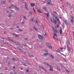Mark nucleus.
I'll list each match as a JSON object with an SVG mask.
<instances>
[{
  "label": "nucleus",
  "mask_w": 74,
  "mask_h": 74,
  "mask_svg": "<svg viewBox=\"0 0 74 74\" xmlns=\"http://www.w3.org/2000/svg\"><path fill=\"white\" fill-rule=\"evenodd\" d=\"M53 29L54 30V32L53 33V34L54 35V36L53 37V38L55 39L56 40H57V41H58V38H56L58 37V36L56 34V33H57V32H58V30L56 29V27L53 28Z\"/></svg>",
  "instance_id": "1"
},
{
  "label": "nucleus",
  "mask_w": 74,
  "mask_h": 74,
  "mask_svg": "<svg viewBox=\"0 0 74 74\" xmlns=\"http://www.w3.org/2000/svg\"><path fill=\"white\" fill-rule=\"evenodd\" d=\"M38 37L40 39V40H44V37L42 35H38Z\"/></svg>",
  "instance_id": "2"
},
{
  "label": "nucleus",
  "mask_w": 74,
  "mask_h": 74,
  "mask_svg": "<svg viewBox=\"0 0 74 74\" xmlns=\"http://www.w3.org/2000/svg\"><path fill=\"white\" fill-rule=\"evenodd\" d=\"M53 17L55 18L56 19V20L58 22H59V21H60L59 19H58V17L56 16L55 14L53 15Z\"/></svg>",
  "instance_id": "3"
},
{
  "label": "nucleus",
  "mask_w": 74,
  "mask_h": 74,
  "mask_svg": "<svg viewBox=\"0 0 74 74\" xmlns=\"http://www.w3.org/2000/svg\"><path fill=\"white\" fill-rule=\"evenodd\" d=\"M25 8L26 9L27 11H29V9L28 8V5L26 3H25Z\"/></svg>",
  "instance_id": "4"
},
{
  "label": "nucleus",
  "mask_w": 74,
  "mask_h": 74,
  "mask_svg": "<svg viewBox=\"0 0 74 74\" xmlns=\"http://www.w3.org/2000/svg\"><path fill=\"white\" fill-rule=\"evenodd\" d=\"M21 52H22L23 53L25 54V55L27 56H30L29 54L27 53H26L25 51H23V50H22V51Z\"/></svg>",
  "instance_id": "5"
},
{
  "label": "nucleus",
  "mask_w": 74,
  "mask_h": 74,
  "mask_svg": "<svg viewBox=\"0 0 74 74\" xmlns=\"http://www.w3.org/2000/svg\"><path fill=\"white\" fill-rule=\"evenodd\" d=\"M51 21L52 22H53V23H55V24L56 25V23L57 22L56 21H55V20H54V19H53V21H52V18H51Z\"/></svg>",
  "instance_id": "6"
},
{
  "label": "nucleus",
  "mask_w": 74,
  "mask_h": 74,
  "mask_svg": "<svg viewBox=\"0 0 74 74\" xmlns=\"http://www.w3.org/2000/svg\"><path fill=\"white\" fill-rule=\"evenodd\" d=\"M39 66L40 68L41 69H43V70H44V71H47V70L46 69H45V68H44V67L41 66V65H40Z\"/></svg>",
  "instance_id": "7"
},
{
  "label": "nucleus",
  "mask_w": 74,
  "mask_h": 74,
  "mask_svg": "<svg viewBox=\"0 0 74 74\" xmlns=\"http://www.w3.org/2000/svg\"><path fill=\"white\" fill-rule=\"evenodd\" d=\"M45 64H46V65H47L48 66V67H50V68H51V67H52V66L51 65H49V64L48 63H47L46 62H45Z\"/></svg>",
  "instance_id": "8"
},
{
  "label": "nucleus",
  "mask_w": 74,
  "mask_h": 74,
  "mask_svg": "<svg viewBox=\"0 0 74 74\" xmlns=\"http://www.w3.org/2000/svg\"><path fill=\"white\" fill-rule=\"evenodd\" d=\"M67 45H68V47H67V48L68 49V51L69 52H71V48L68 45V44H67Z\"/></svg>",
  "instance_id": "9"
},
{
  "label": "nucleus",
  "mask_w": 74,
  "mask_h": 74,
  "mask_svg": "<svg viewBox=\"0 0 74 74\" xmlns=\"http://www.w3.org/2000/svg\"><path fill=\"white\" fill-rule=\"evenodd\" d=\"M7 38L8 39V40H9L10 41H12V42H14V40H12V39L10 38L9 37H8Z\"/></svg>",
  "instance_id": "10"
},
{
  "label": "nucleus",
  "mask_w": 74,
  "mask_h": 74,
  "mask_svg": "<svg viewBox=\"0 0 74 74\" xmlns=\"http://www.w3.org/2000/svg\"><path fill=\"white\" fill-rule=\"evenodd\" d=\"M64 23H65L66 25H69V23H68V21H67V20H64Z\"/></svg>",
  "instance_id": "11"
},
{
  "label": "nucleus",
  "mask_w": 74,
  "mask_h": 74,
  "mask_svg": "<svg viewBox=\"0 0 74 74\" xmlns=\"http://www.w3.org/2000/svg\"><path fill=\"white\" fill-rule=\"evenodd\" d=\"M51 3V1H49V2H47V5H53V4Z\"/></svg>",
  "instance_id": "12"
},
{
  "label": "nucleus",
  "mask_w": 74,
  "mask_h": 74,
  "mask_svg": "<svg viewBox=\"0 0 74 74\" xmlns=\"http://www.w3.org/2000/svg\"><path fill=\"white\" fill-rule=\"evenodd\" d=\"M17 48L18 49V50H19V51H20V52H22V49H21V48H19V47H17Z\"/></svg>",
  "instance_id": "13"
},
{
  "label": "nucleus",
  "mask_w": 74,
  "mask_h": 74,
  "mask_svg": "<svg viewBox=\"0 0 74 74\" xmlns=\"http://www.w3.org/2000/svg\"><path fill=\"white\" fill-rule=\"evenodd\" d=\"M0 40H1V41H3V42H4L5 43V40H4V38H0Z\"/></svg>",
  "instance_id": "14"
},
{
  "label": "nucleus",
  "mask_w": 74,
  "mask_h": 74,
  "mask_svg": "<svg viewBox=\"0 0 74 74\" xmlns=\"http://www.w3.org/2000/svg\"><path fill=\"white\" fill-rule=\"evenodd\" d=\"M67 44L68 45H67ZM70 45V42H69V41L68 40H67L66 41V45L67 46V47H68V46H69Z\"/></svg>",
  "instance_id": "15"
},
{
  "label": "nucleus",
  "mask_w": 74,
  "mask_h": 74,
  "mask_svg": "<svg viewBox=\"0 0 74 74\" xmlns=\"http://www.w3.org/2000/svg\"><path fill=\"white\" fill-rule=\"evenodd\" d=\"M71 22L72 23V25H73L74 24V21H73V18L72 17L71 18Z\"/></svg>",
  "instance_id": "16"
},
{
  "label": "nucleus",
  "mask_w": 74,
  "mask_h": 74,
  "mask_svg": "<svg viewBox=\"0 0 74 74\" xmlns=\"http://www.w3.org/2000/svg\"><path fill=\"white\" fill-rule=\"evenodd\" d=\"M30 5H31V7H34V6H35V3H31L30 4Z\"/></svg>",
  "instance_id": "17"
},
{
  "label": "nucleus",
  "mask_w": 74,
  "mask_h": 74,
  "mask_svg": "<svg viewBox=\"0 0 74 74\" xmlns=\"http://www.w3.org/2000/svg\"><path fill=\"white\" fill-rule=\"evenodd\" d=\"M62 27H61L60 28V34H61V35H62Z\"/></svg>",
  "instance_id": "18"
},
{
  "label": "nucleus",
  "mask_w": 74,
  "mask_h": 74,
  "mask_svg": "<svg viewBox=\"0 0 74 74\" xmlns=\"http://www.w3.org/2000/svg\"><path fill=\"white\" fill-rule=\"evenodd\" d=\"M30 21H31L32 22H33V21H34V18H31Z\"/></svg>",
  "instance_id": "19"
},
{
  "label": "nucleus",
  "mask_w": 74,
  "mask_h": 74,
  "mask_svg": "<svg viewBox=\"0 0 74 74\" xmlns=\"http://www.w3.org/2000/svg\"><path fill=\"white\" fill-rule=\"evenodd\" d=\"M49 56H50L51 58H52V59H54V56H53L52 55H51V54H49Z\"/></svg>",
  "instance_id": "20"
},
{
  "label": "nucleus",
  "mask_w": 74,
  "mask_h": 74,
  "mask_svg": "<svg viewBox=\"0 0 74 74\" xmlns=\"http://www.w3.org/2000/svg\"><path fill=\"white\" fill-rule=\"evenodd\" d=\"M14 43H15V44H18L19 45L20 44L18 42H15V40L14 41V42H13Z\"/></svg>",
  "instance_id": "21"
},
{
  "label": "nucleus",
  "mask_w": 74,
  "mask_h": 74,
  "mask_svg": "<svg viewBox=\"0 0 74 74\" xmlns=\"http://www.w3.org/2000/svg\"><path fill=\"white\" fill-rule=\"evenodd\" d=\"M48 47L49 48H50V49H52V46L50 45H48Z\"/></svg>",
  "instance_id": "22"
},
{
  "label": "nucleus",
  "mask_w": 74,
  "mask_h": 74,
  "mask_svg": "<svg viewBox=\"0 0 74 74\" xmlns=\"http://www.w3.org/2000/svg\"><path fill=\"white\" fill-rule=\"evenodd\" d=\"M5 44H8V45H9L11 46V45H10V43H9V42H6V41H5Z\"/></svg>",
  "instance_id": "23"
},
{
  "label": "nucleus",
  "mask_w": 74,
  "mask_h": 74,
  "mask_svg": "<svg viewBox=\"0 0 74 74\" xmlns=\"http://www.w3.org/2000/svg\"><path fill=\"white\" fill-rule=\"evenodd\" d=\"M37 11H38V12H39V13H40V14H41V13H42V12H41V11L40 10H38V9Z\"/></svg>",
  "instance_id": "24"
},
{
  "label": "nucleus",
  "mask_w": 74,
  "mask_h": 74,
  "mask_svg": "<svg viewBox=\"0 0 74 74\" xmlns=\"http://www.w3.org/2000/svg\"><path fill=\"white\" fill-rule=\"evenodd\" d=\"M23 64L24 66H26L27 64L25 62H23Z\"/></svg>",
  "instance_id": "25"
},
{
  "label": "nucleus",
  "mask_w": 74,
  "mask_h": 74,
  "mask_svg": "<svg viewBox=\"0 0 74 74\" xmlns=\"http://www.w3.org/2000/svg\"><path fill=\"white\" fill-rule=\"evenodd\" d=\"M15 9L16 10H19V8L17 7L16 6H15Z\"/></svg>",
  "instance_id": "26"
},
{
  "label": "nucleus",
  "mask_w": 74,
  "mask_h": 74,
  "mask_svg": "<svg viewBox=\"0 0 74 74\" xmlns=\"http://www.w3.org/2000/svg\"><path fill=\"white\" fill-rule=\"evenodd\" d=\"M47 17H48L49 16V13H48L47 14H46Z\"/></svg>",
  "instance_id": "27"
},
{
  "label": "nucleus",
  "mask_w": 74,
  "mask_h": 74,
  "mask_svg": "<svg viewBox=\"0 0 74 74\" xmlns=\"http://www.w3.org/2000/svg\"><path fill=\"white\" fill-rule=\"evenodd\" d=\"M18 30L20 32H22V31H23V30L21 29H18Z\"/></svg>",
  "instance_id": "28"
},
{
  "label": "nucleus",
  "mask_w": 74,
  "mask_h": 74,
  "mask_svg": "<svg viewBox=\"0 0 74 74\" xmlns=\"http://www.w3.org/2000/svg\"><path fill=\"white\" fill-rule=\"evenodd\" d=\"M29 56H29L30 57V58H32V57L33 58L34 57V56H33V55L30 56V54H29Z\"/></svg>",
  "instance_id": "29"
},
{
  "label": "nucleus",
  "mask_w": 74,
  "mask_h": 74,
  "mask_svg": "<svg viewBox=\"0 0 74 74\" xmlns=\"http://www.w3.org/2000/svg\"><path fill=\"white\" fill-rule=\"evenodd\" d=\"M5 3H6V2L5 1H3L2 2V4H5Z\"/></svg>",
  "instance_id": "30"
},
{
  "label": "nucleus",
  "mask_w": 74,
  "mask_h": 74,
  "mask_svg": "<svg viewBox=\"0 0 74 74\" xmlns=\"http://www.w3.org/2000/svg\"><path fill=\"white\" fill-rule=\"evenodd\" d=\"M44 55H45V56H48V53H45Z\"/></svg>",
  "instance_id": "31"
},
{
  "label": "nucleus",
  "mask_w": 74,
  "mask_h": 74,
  "mask_svg": "<svg viewBox=\"0 0 74 74\" xmlns=\"http://www.w3.org/2000/svg\"><path fill=\"white\" fill-rule=\"evenodd\" d=\"M49 70H50V71H53V69L51 68L49 69Z\"/></svg>",
  "instance_id": "32"
},
{
  "label": "nucleus",
  "mask_w": 74,
  "mask_h": 74,
  "mask_svg": "<svg viewBox=\"0 0 74 74\" xmlns=\"http://www.w3.org/2000/svg\"><path fill=\"white\" fill-rule=\"evenodd\" d=\"M23 18H24V19H26V17H25V16H23Z\"/></svg>",
  "instance_id": "33"
},
{
  "label": "nucleus",
  "mask_w": 74,
  "mask_h": 74,
  "mask_svg": "<svg viewBox=\"0 0 74 74\" xmlns=\"http://www.w3.org/2000/svg\"><path fill=\"white\" fill-rule=\"evenodd\" d=\"M65 70L67 72H68V73H69V70H68V69H66Z\"/></svg>",
  "instance_id": "34"
},
{
  "label": "nucleus",
  "mask_w": 74,
  "mask_h": 74,
  "mask_svg": "<svg viewBox=\"0 0 74 74\" xmlns=\"http://www.w3.org/2000/svg\"><path fill=\"white\" fill-rule=\"evenodd\" d=\"M33 27L35 30H36V31L37 30V28H36V27Z\"/></svg>",
  "instance_id": "35"
},
{
  "label": "nucleus",
  "mask_w": 74,
  "mask_h": 74,
  "mask_svg": "<svg viewBox=\"0 0 74 74\" xmlns=\"http://www.w3.org/2000/svg\"><path fill=\"white\" fill-rule=\"evenodd\" d=\"M44 51H45V52H48V51H47L46 49L44 50Z\"/></svg>",
  "instance_id": "36"
},
{
  "label": "nucleus",
  "mask_w": 74,
  "mask_h": 74,
  "mask_svg": "<svg viewBox=\"0 0 74 74\" xmlns=\"http://www.w3.org/2000/svg\"><path fill=\"white\" fill-rule=\"evenodd\" d=\"M19 46L20 47H21V48H22V47H23V46H22V45H19Z\"/></svg>",
  "instance_id": "37"
},
{
  "label": "nucleus",
  "mask_w": 74,
  "mask_h": 74,
  "mask_svg": "<svg viewBox=\"0 0 74 74\" xmlns=\"http://www.w3.org/2000/svg\"><path fill=\"white\" fill-rule=\"evenodd\" d=\"M11 15L10 14H9L8 15V17H11Z\"/></svg>",
  "instance_id": "38"
},
{
  "label": "nucleus",
  "mask_w": 74,
  "mask_h": 74,
  "mask_svg": "<svg viewBox=\"0 0 74 74\" xmlns=\"http://www.w3.org/2000/svg\"><path fill=\"white\" fill-rule=\"evenodd\" d=\"M25 62H26L27 63H28V62H29L28 61L26 60L25 61Z\"/></svg>",
  "instance_id": "39"
},
{
  "label": "nucleus",
  "mask_w": 74,
  "mask_h": 74,
  "mask_svg": "<svg viewBox=\"0 0 74 74\" xmlns=\"http://www.w3.org/2000/svg\"><path fill=\"white\" fill-rule=\"evenodd\" d=\"M33 9L34 10V12L35 13L36 12V10H34V8H33Z\"/></svg>",
  "instance_id": "40"
},
{
  "label": "nucleus",
  "mask_w": 74,
  "mask_h": 74,
  "mask_svg": "<svg viewBox=\"0 0 74 74\" xmlns=\"http://www.w3.org/2000/svg\"><path fill=\"white\" fill-rule=\"evenodd\" d=\"M41 26H42V27H43V28H44V25H42Z\"/></svg>",
  "instance_id": "41"
},
{
  "label": "nucleus",
  "mask_w": 74,
  "mask_h": 74,
  "mask_svg": "<svg viewBox=\"0 0 74 74\" xmlns=\"http://www.w3.org/2000/svg\"><path fill=\"white\" fill-rule=\"evenodd\" d=\"M24 40H28V39L27 38H25L24 39Z\"/></svg>",
  "instance_id": "42"
},
{
  "label": "nucleus",
  "mask_w": 74,
  "mask_h": 74,
  "mask_svg": "<svg viewBox=\"0 0 74 74\" xmlns=\"http://www.w3.org/2000/svg\"><path fill=\"white\" fill-rule=\"evenodd\" d=\"M60 64V66H62V67H63V66L62 65V64Z\"/></svg>",
  "instance_id": "43"
},
{
  "label": "nucleus",
  "mask_w": 74,
  "mask_h": 74,
  "mask_svg": "<svg viewBox=\"0 0 74 74\" xmlns=\"http://www.w3.org/2000/svg\"><path fill=\"white\" fill-rule=\"evenodd\" d=\"M58 70V71H60V69L59 68H58V69H57Z\"/></svg>",
  "instance_id": "44"
},
{
  "label": "nucleus",
  "mask_w": 74,
  "mask_h": 74,
  "mask_svg": "<svg viewBox=\"0 0 74 74\" xmlns=\"http://www.w3.org/2000/svg\"><path fill=\"white\" fill-rule=\"evenodd\" d=\"M24 44H25V46H26V47H27V45L26 44H25V43H24Z\"/></svg>",
  "instance_id": "45"
},
{
  "label": "nucleus",
  "mask_w": 74,
  "mask_h": 74,
  "mask_svg": "<svg viewBox=\"0 0 74 74\" xmlns=\"http://www.w3.org/2000/svg\"><path fill=\"white\" fill-rule=\"evenodd\" d=\"M14 5H13V4H12L11 5V7H14Z\"/></svg>",
  "instance_id": "46"
},
{
  "label": "nucleus",
  "mask_w": 74,
  "mask_h": 74,
  "mask_svg": "<svg viewBox=\"0 0 74 74\" xmlns=\"http://www.w3.org/2000/svg\"><path fill=\"white\" fill-rule=\"evenodd\" d=\"M6 12L7 13H9V11L7 10V11H6Z\"/></svg>",
  "instance_id": "47"
},
{
  "label": "nucleus",
  "mask_w": 74,
  "mask_h": 74,
  "mask_svg": "<svg viewBox=\"0 0 74 74\" xmlns=\"http://www.w3.org/2000/svg\"><path fill=\"white\" fill-rule=\"evenodd\" d=\"M13 60H16V59H15V58H14L12 59Z\"/></svg>",
  "instance_id": "48"
},
{
  "label": "nucleus",
  "mask_w": 74,
  "mask_h": 74,
  "mask_svg": "<svg viewBox=\"0 0 74 74\" xmlns=\"http://www.w3.org/2000/svg\"><path fill=\"white\" fill-rule=\"evenodd\" d=\"M26 71L27 72H29V70H26Z\"/></svg>",
  "instance_id": "49"
},
{
  "label": "nucleus",
  "mask_w": 74,
  "mask_h": 74,
  "mask_svg": "<svg viewBox=\"0 0 74 74\" xmlns=\"http://www.w3.org/2000/svg\"><path fill=\"white\" fill-rule=\"evenodd\" d=\"M27 63H28V64H30V63L29 62H28Z\"/></svg>",
  "instance_id": "50"
},
{
  "label": "nucleus",
  "mask_w": 74,
  "mask_h": 74,
  "mask_svg": "<svg viewBox=\"0 0 74 74\" xmlns=\"http://www.w3.org/2000/svg\"><path fill=\"white\" fill-rule=\"evenodd\" d=\"M23 23H24L23 22L21 23V25H23Z\"/></svg>",
  "instance_id": "51"
},
{
  "label": "nucleus",
  "mask_w": 74,
  "mask_h": 74,
  "mask_svg": "<svg viewBox=\"0 0 74 74\" xmlns=\"http://www.w3.org/2000/svg\"><path fill=\"white\" fill-rule=\"evenodd\" d=\"M16 28H19V26H17V27H16Z\"/></svg>",
  "instance_id": "52"
},
{
  "label": "nucleus",
  "mask_w": 74,
  "mask_h": 74,
  "mask_svg": "<svg viewBox=\"0 0 74 74\" xmlns=\"http://www.w3.org/2000/svg\"><path fill=\"white\" fill-rule=\"evenodd\" d=\"M16 36L17 37H18V36H19V35L18 34H16Z\"/></svg>",
  "instance_id": "53"
},
{
  "label": "nucleus",
  "mask_w": 74,
  "mask_h": 74,
  "mask_svg": "<svg viewBox=\"0 0 74 74\" xmlns=\"http://www.w3.org/2000/svg\"><path fill=\"white\" fill-rule=\"evenodd\" d=\"M14 74H17V73L16 72H15L14 73Z\"/></svg>",
  "instance_id": "54"
},
{
  "label": "nucleus",
  "mask_w": 74,
  "mask_h": 74,
  "mask_svg": "<svg viewBox=\"0 0 74 74\" xmlns=\"http://www.w3.org/2000/svg\"><path fill=\"white\" fill-rule=\"evenodd\" d=\"M29 14H30V15H32V12H29Z\"/></svg>",
  "instance_id": "55"
},
{
  "label": "nucleus",
  "mask_w": 74,
  "mask_h": 74,
  "mask_svg": "<svg viewBox=\"0 0 74 74\" xmlns=\"http://www.w3.org/2000/svg\"><path fill=\"white\" fill-rule=\"evenodd\" d=\"M12 34L13 36H14V35H15V33Z\"/></svg>",
  "instance_id": "56"
},
{
  "label": "nucleus",
  "mask_w": 74,
  "mask_h": 74,
  "mask_svg": "<svg viewBox=\"0 0 74 74\" xmlns=\"http://www.w3.org/2000/svg\"><path fill=\"white\" fill-rule=\"evenodd\" d=\"M4 34H6V32H4Z\"/></svg>",
  "instance_id": "57"
},
{
  "label": "nucleus",
  "mask_w": 74,
  "mask_h": 74,
  "mask_svg": "<svg viewBox=\"0 0 74 74\" xmlns=\"http://www.w3.org/2000/svg\"><path fill=\"white\" fill-rule=\"evenodd\" d=\"M57 27H59V26H58V25H57Z\"/></svg>",
  "instance_id": "58"
},
{
  "label": "nucleus",
  "mask_w": 74,
  "mask_h": 74,
  "mask_svg": "<svg viewBox=\"0 0 74 74\" xmlns=\"http://www.w3.org/2000/svg\"><path fill=\"white\" fill-rule=\"evenodd\" d=\"M43 9H44L45 10V8H43Z\"/></svg>",
  "instance_id": "59"
},
{
  "label": "nucleus",
  "mask_w": 74,
  "mask_h": 74,
  "mask_svg": "<svg viewBox=\"0 0 74 74\" xmlns=\"http://www.w3.org/2000/svg\"><path fill=\"white\" fill-rule=\"evenodd\" d=\"M16 34L15 33L14 36H16Z\"/></svg>",
  "instance_id": "60"
},
{
  "label": "nucleus",
  "mask_w": 74,
  "mask_h": 74,
  "mask_svg": "<svg viewBox=\"0 0 74 74\" xmlns=\"http://www.w3.org/2000/svg\"><path fill=\"white\" fill-rule=\"evenodd\" d=\"M10 74H14V73H10Z\"/></svg>",
  "instance_id": "61"
},
{
  "label": "nucleus",
  "mask_w": 74,
  "mask_h": 74,
  "mask_svg": "<svg viewBox=\"0 0 74 74\" xmlns=\"http://www.w3.org/2000/svg\"><path fill=\"white\" fill-rule=\"evenodd\" d=\"M8 64H10V62H8Z\"/></svg>",
  "instance_id": "62"
},
{
  "label": "nucleus",
  "mask_w": 74,
  "mask_h": 74,
  "mask_svg": "<svg viewBox=\"0 0 74 74\" xmlns=\"http://www.w3.org/2000/svg\"><path fill=\"white\" fill-rule=\"evenodd\" d=\"M13 69H15V67H14H14H13Z\"/></svg>",
  "instance_id": "63"
},
{
  "label": "nucleus",
  "mask_w": 74,
  "mask_h": 74,
  "mask_svg": "<svg viewBox=\"0 0 74 74\" xmlns=\"http://www.w3.org/2000/svg\"><path fill=\"white\" fill-rule=\"evenodd\" d=\"M11 7H9V9H11Z\"/></svg>",
  "instance_id": "64"
}]
</instances>
